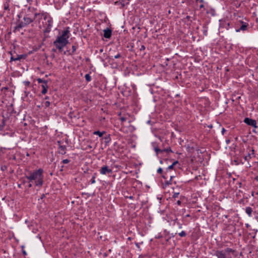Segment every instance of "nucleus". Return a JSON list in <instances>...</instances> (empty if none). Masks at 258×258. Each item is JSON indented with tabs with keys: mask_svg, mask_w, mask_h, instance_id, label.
Here are the masks:
<instances>
[{
	"mask_svg": "<svg viewBox=\"0 0 258 258\" xmlns=\"http://www.w3.org/2000/svg\"><path fill=\"white\" fill-rule=\"evenodd\" d=\"M104 134V132H100L99 131H95L93 134L98 135L100 137H101Z\"/></svg>",
	"mask_w": 258,
	"mask_h": 258,
	"instance_id": "f3484780",
	"label": "nucleus"
},
{
	"mask_svg": "<svg viewBox=\"0 0 258 258\" xmlns=\"http://www.w3.org/2000/svg\"><path fill=\"white\" fill-rule=\"evenodd\" d=\"M244 122L248 125H250L254 127L255 128L257 127L256 121L254 119L246 117L244 118Z\"/></svg>",
	"mask_w": 258,
	"mask_h": 258,
	"instance_id": "423d86ee",
	"label": "nucleus"
},
{
	"mask_svg": "<svg viewBox=\"0 0 258 258\" xmlns=\"http://www.w3.org/2000/svg\"><path fill=\"white\" fill-rule=\"evenodd\" d=\"M9 2H6L4 4V10L5 11H10V8H9Z\"/></svg>",
	"mask_w": 258,
	"mask_h": 258,
	"instance_id": "dca6fc26",
	"label": "nucleus"
},
{
	"mask_svg": "<svg viewBox=\"0 0 258 258\" xmlns=\"http://www.w3.org/2000/svg\"><path fill=\"white\" fill-rule=\"evenodd\" d=\"M69 33L70 31L68 29L63 31L62 34L57 36L56 40L53 42V45L59 52L62 51L63 48L69 43Z\"/></svg>",
	"mask_w": 258,
	"mask_h": 258,
	"instance_id": "7ed1b4c3",
	"label": "nucleus"
},
{
	"mask_svg": "<svg viewBox=\"0 0 258 258\" xmlns=\"http://www.w3.org/2000/svg\"><path fill=\"white\" fill-rule=\"evenodd\" d=\"M32 182H29V184L28 185L29 187H31L32 186Z\"/></svg>",
	"mask_w": 258,
	"mask_h": 258,
	"instance_id": "ea45409f",
	"label": "nucleus"
},
{
	"mask_svg": "<svg viewBox=\"0 0 258 258\" xmlns=\"http://www.w3.org/2000/svg\"><path fill=\"white\" fill-rule=\"evenodd\" d=\"M85 78L87 82H90L91 80V77L88 74L85 75Z\"/></svg>",
	"mask_w": 258,
	"mask_h": 258,
	"instance_id": "a211bd4d",
	"label": "nucleus"
},
{
	"mask_svg": "<svg viewBox=\"0 0 258 258\" xmlns=\"http://www.w3.org/2000/svg\"><path fill=\"white\" fill-rule=\"evenodd\" d=\"M178 195H179V192H175L173 194L172 197L173 198H176L178 197Z\"/></svg>",
	"mask_w": 258,
	"mask_h": 258,
	"instance_id": "c85d7f7f",
	"label": "nucleus"
},
{
	"mask_svg": "<svg viewBox=\"0 0 258 258\" xmlns=\"http://www.w3.org/2000/svg\"><path fill=\"white\" fill-rule=\"evenodd\" d=\"M76 49H77V47L75 45H73L72 46V52L71 54H73L76 51Z\"/></svg>",
	"mask_w": 258,
	"mask_h": 258,
	"instance_id": "b1692460",
	"label": "nucleus"
},
{
	"mask_svg": "<svg viewBox=\"0 0 258 258\" xmlns=\"http://www.w3.org/2000/svg\"><path fill=\"white\" fill-rule=\"evenodd\" d=\"M45 99H48V97H46Z\"/></svg>",
	"mask_w": 258,
	"mask_h": 258,
	"instance_id": "de8ad7c7",
	"label": "nucleus"
},
{
	"mask_svg": "<svg viewBox=\"0 0 258 258\" xmlns=\"http://www.w3.org/2000/svg\"><path fill=\"white\" fill-rule=\"evenodd\" d=\"M241 23L242 24V25L239 29H236V32L246 30L248 26V24L246 23L243 22V21H241Z\"/></svg>",
	"mask_w": 258,
	"mask_h": 258,
	"instance_id": "9d476101",
	"label": "nucleus"
},
{
	"mask_svg": "<svg viewBox=\"0 0 258 258\" xmlns=\"http://www.w3.org/2000/svg\"><path fill=\"white\" fill-rule=\"evenodd\" d=\"M252 212V208L251 207H248L246 208V209H245V212L246 213V214H248V215L249 217L251 216Z\"/></svg>",
	"mask_w": 258,
	"mask_h": 258,
	"instance_id": "2eb2a0df",
	"label": "nucleus"
},
{
	"mask_svg": "<svg viewBox=\"0 0 258 258\" xmlns=\"http://www.w3.org/2000/svg\"><path fill=\"white\" fill-rule=\"evenodd\" d=\"M103 51V49H100V52H102Z\"/></svg>",
	"mask_w": 258,
	"mask_h": 258,
	"instance_id": "37998d69",
	"label": "nucleus"
},
{
	"mask_svg": "<svg viewBox=\"0 0 258 258\" xmlns=\"http://www.w3.org/2000/svg\"><path fill=\"white\" fill-rule=\"evenodd\" d=\"M251 152H252L251 154L254 155V150H252Z\"/></svg>",
	"mask_w": 258,
	"mask_h": 258,
	"instance_id": "c03bdc74",
	"label": "nucleus"
},
{
	"mask_svg": "<svg viewBox=\"0 0 258 258\" xmlns=\"http://www.w3.org/2000/svg\"><path fill=\"white\" fill-rule=\"evenodd\" d=\"M26 57V55H18L17 57H15L14 56H12L11 57V60H20L22 58H24Z\"/></svg>",
	"mask_w": 258,
	"mask_h": 258,
	"instance_id": "f8f14e48",
	"label": "nucleus"
},
{
	"mask_svg": "<svg viewBox=\"0 0 258 258\" xmlns=\"http://www.w3.org/2000/svg\"><path fill=\"white\" fill-rule=\"evenodd\" d=\"M179 235L180 237H184L186 235V233L184 231H182L180 233H179Z\"/></svg>",
	"mask_w": 258,
	"mask_h": 258,
	"instance_id": "4be33fe9",
	"label": "nucleus"
},
{
	"mask_svg": "<svg viewBox=\"0 0 258 258\" xmlns=\"http://www.w3.org/2000/svg\"><path fill=\"white\" fill-rule=\"evenodd\" d=\"M178 163V161H174L171 165L169 166L166 169V172L164 173V174L163 175L162 177L164 178H167L168 177V172L169 170H171V169H172L173 168V166Z\"/></svg>",
	"mask_w": 258,
	"mask_h": 258,
	"instance_id": "6e6552de",
	"label": "nucleus"
},
{
	"mask_svg": "<svg viewBox=\"0 0 258 258\" xmlns=\"http://www.w3.org/2000/svg\"><path fill=\"white\" fill-rule=\"evenodd\" d=\"M26 84H29V82H27Z\"/></svg>",
	"mask_w": 258,
	"mask_h": 258,
	"instance_id": "09e8293b",
	"label": "nucleus"
},
{
	"mask_svg": "<svg viewBox=\"0 0 258 258\" xmlns=\"http://www.w3.org/2000/svg\"><path fill=\"white\" fill-rule=\"evenodd\" d=\"M41 86H42V90L41 91V93L43 94H45L47 93V88H48V86H47V83L44 84H42L41 85Z\"/></svg>",
	"mask_w": 258,
	"mask_h": 258,
	"instance_id": "ddd939ff",
	"label": "nucleus"
},
{
	"mask_svg": "<svg viewBox=\"0 0 258 258\" xmlns=\"http://www.w3.org/2000/svg\"><path fill=\"white\" fill-rule=\"evenodd\" d=\"M37 82L39 83H43L42 84H44L47 83V81H46L43 80V79H40V78L37 79Z\"/></svg>",
	"mask_w": 258,
	"mask_h": 258,
	"instance_id": "6ab92c4d",
	"label": "nucleus"
},
{
	"mask_svg": "<svg viewBox=\"0 0 258 258\" xmlns=\"http://www.w3.org/2000/svg\"><path fill=\"white\" fill-rule=\"evenodd\" d=\"M100 173L101 174L105 175L106 174H111L112 173V170L111 169L109 168L107 166H102L100 170Z\"/></svg>",
	"mask_w": 258,
	"mask_h": 258,
	"instance_id": "0eeeda50",
	"label": "nucleus"
},
{
	"mask_svg": "<svg viewBox=\"0 0 258 258\" xmlns=\"http://www.w3.org/2000/svg\"><path fill=\"white\" fill-rule=\"evenodd\" d=\"M43 170L39 168L34 171H28L25 173V177L29 182H34L35 185L41 187L43 184Z\"/></svg>",
	"mask_w": 258,
	"mask_h": 258,
	"instance_id": "f03ea898",
	"label": "nucleus"
},
{
	"mask_svg": "<svg viewBox=\"0 0 258 258\" xmlns=\"http://www.w3.org/2000/svg\"><path fill=\"white\" fill-rule=\"evenodd\" d=\"M70 162V160L69 159H64L62 160V162L63 163V164H67L68 163H69Z\"/></svg>",
	"mask_w": 258,
	"mask_h": 258,
	"instance_id": "cd10ccee",
	"label": "nucleus"
},
{
	"mask_svg": "<svg viewBox=\"0 0 258 258\" xmlns=\"http://www.w3.org/2000/svg\"><path fill=\"white\" fill-rule=\"evenodd\" d=\"M39 17L43 18L44 20L46 21L45 24H44V26L46 28L45 32H50L52 27L53 21L52 18L48 14L45 12L39 13Z\"/></svg>",
	"mask_w": 258,
	"mask_h": 258,
	"instance_id": "20e7f679",
	"label": "nucleus"
},
{
	"mask_svg": "<svg viewBox=\"0 0 258 258\" xmlns=\"http://www.w3.org/2000/svg\"><path fill=\"white\" fill-rule=\"evenodd\" d=\"M27 2L28 3L31 4L32 2V0H27Z\"/></svg>",
	"mask_w": 258,
	"mask_h": 258,
	"instance_id": "58836bf2",
	"label": "nucleus"
},
{
	"mask_svg": "<svg viewBox=\"0 0 258 258\" xmlns=\"http://www.w3.org/2000/svg\"><path fill=\"white\" fill-rule=\"evenodd\" d=\"M39 13L37 12V9L29 7L26 14L23 18V21L19 20L14 28V31H19L22 28L25 27L34 21H37Z\"/></svg>",
	"mask_w": 258,
	"mask_h": 258,
	"instance_id": "f257e3e1",
	"label": "nucleus"
},
{
	"mask_svg": "<svg viewBox=\"0 0 258 258\" xmlns=\"http://www.w3.org/2000/svg\"><path fill=\"white\" fill-rule=\"evenodd\" d=\"M50 105V102L48 101H46L45 103H44V106L45 107H49Z\"/></svg>",
	"mask_w": 258,
	"mask_h": 258,
	"instance_id": "a878e982",
	"label": "nucleus"
},
{
	"mask_svg": "<svg viewBox=\"0 0 258 258\" xmlns=\"http://www.w3.org/2000/svg\"><path fill=\"white\" fill-rule=\"evenodd\" d=\"M5 125V122L4 119H2V122L0 124V130H2Z\"/></svg>",
	"mask_w": 258,
	"mask_h": 258,
	"instance_id": "aec40b11",
	"label": "nucleus"
},
{
	"mask_svg": "<svg viewBox=\"0 0 258 258\" xmlns=\"http://www.w3.org/2000/svg\"><path fill=\"white\" fill-rule=\"evenodd\" d=\"M173 177V176L169 175L170 180H169V181H167V184H171V183H170V181H171V180L172 179V178Z\"/></svg>",
	"mask_w": 258,
	"mask_h": 258,
	"instance_id": "2f4dec72",
	"label": "nucleus"
},
{
	"mask_svg": "<svg viewBox=\"0 0 258 258\" xmlns=\"http://www.w3.org/2000/svg\"><path fill=\"white\" fill-rule=\"evenodd\" d=\"M157 172L159 174H161L163 172V170L161 168H159L157 170Z\"/></svg>",
	"mask_w": 258,
	"mask_h": 258,
	"instance_id": "c756f323",
	"label": "nucleus"
},
{
	"mask_svg": "<svg viewBox=\"0 0 258 258\" xmlns=\"http://www.w3.org/2000/svg\"><path fill=\"white\" fill-rule=\"evenodd\" d=\"M18 17L20 18V16L19 15H18Z\"/></svg>",
	"mask_w": 258,
	"mask_h": 258,
	"instance_id": "8fccbe9b",
	"label": "nucleus"
},
{
	"mask_svg": "<svg viewBox=\"0 0 258 258\" xmlns=\"http://www.w3.org/2000/svg\"><path fill=\"white\" fill-rule=\"evenodd\" d=\"M145 49V46L144 45H142L141 48H140V51H143Z\"/></svg>",
	"mask_w": 258,
	"mask_h": 258,
	"instance_id": "72a5a7b5",
	"label": "nucleus"
},
{
	"mask_svg": "<svg viewBox=\"0 0 258 258\" xmlns=\"http://www.w3.org/2000/svg\"><path fill=\"white\" fill-rule=\"evenodd\" d=\"M225 131H226V130L224 128H223L222 130V135H224V134Z\"/></svg>",
	"mask_w": 258,
	"mask_h": 258,
	"instance_id": "e433bc0d",
	"label": "nucleus"
},
{
	"mask_svg": "<svg viewBox=\"0 0 258 258\" xmlns=\"http://www.w3.org/2000/svg\"><path fill=\"white\" fill-rule=\"evenodd\" d=\"M177 204L178 205H180L181 204V202L180 201H178L177 202Z\"/></svg>",
	"mask_w": 258,
	"mask_h": 258,
	"instance_id": "a19ab883",
	"label": "nucleus"
},
{
	"mask_svg": "<svg viewBox=\"0 0 258 258\" xmlns=\"http://www.w3.org/2000/svg\"><path fill=\"white\" fill-rule=\"evenodd\" d=\"M255 180L258 181V176H256L255 178Z\"/></svg>",
	"mask_w": 258,
	"mask_h": 258,
	"instance_id": "a18cd8bd",
	"label": "nucleus"
},
{
	"mask_svg": "<svg viewBox=\"0 0 258 258\" xmlns=\"http://www.w3.org/2000/svg\"><path fill=\"white\" fill-rule=\"evenodd\" d=\"M155 151L156 152H157V153H162L163 152V151L160 150V149H159L158 148H156L155 149Z\"/></svg>",
	"mask_w": 258,
	"mask_h": 258,
	"instance_id": "7c9ffc66",
	"label": "nucleus"
},
{
	"mask_svg": "<svg viewBox=\"0 0 258 258\" xmlns=\"http://www.w3.org/2000/svg\"><path fill=\"white\" fill-rule=\"evenodd\" d=\"M121 57V55L119 53H117L116 55L114 56L115 58H118Z\"/></svg>",
	"mask_w": 258,
	"mask_h": 258,
	"instance_id": "473e14b6",
	"label": "nucleus"
},
{
	"mask_svg": "<svg viewBox=\"0 0 258 258\" xmlns=\"http://www.w3.org/2000/svg\"><path fill=\"white\" fill-rule=\"evenodd\" d=\"M43 18H41V17H37V21H35L36 22H38V23H40V20L42 19Z\"/></svg>",
	"mask_w": 258,
	"mask_h": 258,
	"instance_id": "f704fd0d",
	"label": "nucleus"
},
{
	"mask_svg": "<svg viewBox=\"0 0 258 258\" xmlns=\"http://www.w3.org/2000/svg\"><path fill=\"white\" fill-rule=\"evenodd\" d=\"M162 151H163V152H167V153H168V152H172V151L171 150L170 148L164 149Z\"/></svg>",
	"mask_w": 258,
	"mask_h": 258,
	"instance_id": "5701e85b",
	"label": "nucleus"
},
{
	"mask_svg": "<svg viewBox=\"0 0 258 258\" xmlns=\"http://www.w3.org/2000/svg\"><path fill=\"white\" fill-rule=\"evenodd\" d=\"M22 252H23V254L24 255H26L27 254V253H26V251H25V250H23Z\"/></svg>",
	"mask_w": 258,
	"mask_h": 258,
	"instance_id": "4c0bfd02",
	"label": "nucleus"
},
{
	"mask_svg": "<svg viewBox=\"0 0 258 258\" xmlns=\"http://www.w3.org/2000/svg\"><path fill=\"white\" fill-rule=\"evenodd\" d=\"M127 198H129L130 199H133V196H130V197H128Z\"/></svg>",
	"mask_w": 258,
	"mask_h": 258,
	"instance_id": "79ce46f5",
	"label": "nucleus"
},
{
	"mask_svg": "<svg viewBox=\"0 0 258 258\" xmlns=\"http://www.w3.org/2000/svg\"><path fill=\"white\" fill-rule=\"evenodd\" d=\"M234 250L230 248H226L223 250H216L215 252V255L218 258H229L228 256L229 253L233 252Z\"/></svg>",
	"mask_w": 258,
	"mask_h": 258,
	"instance_id": "39448f33",
	"label": "nucleus"
},
{
	"mask_svg": "<svg viewBox=\"0 0 258 258\" xmlns=\"http://www.w3.org/2000/svg\"><path fill=\"white\" fill-rule=\"evenodd\" d=\"M120 120L122 122H123L126 120V118L125 117H122L120 118Z\"/></svg>",
	"mask_w": 258,
	"mask_h": 258,
	"instance_id": "c9c22d12",
	"label": "nucleus"
},
{
	"mask_svg": "<svg viewBox=\"0 0 258 258\" xmlns=\"http://www.w3.org/2000/svg\"><path fill=\"white\" fill-rule=\"evenodd\" d=\"M128 2L125 3L124 0H119V1L115 2V5H120V8H123L125 5H127Z\"/></svg>",
	"mask_w": 258,
	"mask_h": 258,
	"instance_id": "9b49d317",
	"label": "nucleus"
},
{
	"mask_svg": "<svg viewBox=\"0 0 258 258\" xmlns=\"http://www.w3.org/2000/svg\"><path fill=\"white\" fill-rule=\"evenodd\" d=\"M52 51H54V52H55V51H56V49H54V48H53V49H52Z\"/></svg>",
	"mask_w": 258,
	"mask_h": 258,
	"instance_id": "49530a36",
	"label": "nucleus"
},
{
	"mask_svg": "<svg viewBox=\"0 0 258 258\" xmlns=\"http://www.w3.org/2000/svg\"><path fill=\"white\" fill-rule=\"evenodd\" d=\"M251 154L250 153H248V155L247 156H246L245 157H244V159L245 161H248L251 158Z\"/></svg>",
	"mask_w": 258,
	"mask_h": 258,
	"instance_id": "412c9836",
	"label": "nucleus"
},
{
	"mask_svg": "<svg viewBox=\"0 0 258 258\" xmlns=\"http://www.w3.org/2000/svg\"><path fill=\"white\" fill-rule=\"evenodd\" d=\"M200 3H201V5L199 6L200 8H203L204 7V5L203 4L204 1V0H200Z\"/></svg>",
	"mask_w": 258,
	"mask_h": 258,
	"instance_id": "bb28decb",
	"label": "nucleus"
},
{
	"mask_svg": "<svg viewBox=\"0 0 258 258\" xmlns=\"http://www.w3.org/2000/svg\"><path fill=\"white\" fill-rule=\"evenodd\" d=\"M90 182L92 184L95 183V175L93 176V177H92V178L90 180Z\"/></svg>",
	"mask_w": 258,
	"mask_h": 258,
	"instance_id": "393cba45",
	"label": "nucleus"
},
{
	"mask_svg": "<svg viewBox=\"0 0 258 258\" xmlns=\"http://www.w3.org/2000/svg\"><path fill=\"white\" fill-rule=\"evenodd\" d=\"M103 36L106 38H110L112 34V30L109 28H106L103 30Z\"/></svg>",
	"mask_w": 258,
	"mask_h": 258,
	"instance_id": "1a4fd4ad",
	"label": "nucleus"
},
{
	"mask_svg": "<svg viewBox=\"0 0 258 258\" xmlns=\"http://www.w3.org/2000/svg\"><path fill=\"white\" fill-rule=\"evenodd\" d=\"M59 153L61 154H64L66 153V147L64 146L60 145L59 147Z\"/></svg>",
	"mask_w": 258,
	"mask_h": 258,
	"instance_id": "4468645a",
	"label": "nucleus"
}]
</instances>
